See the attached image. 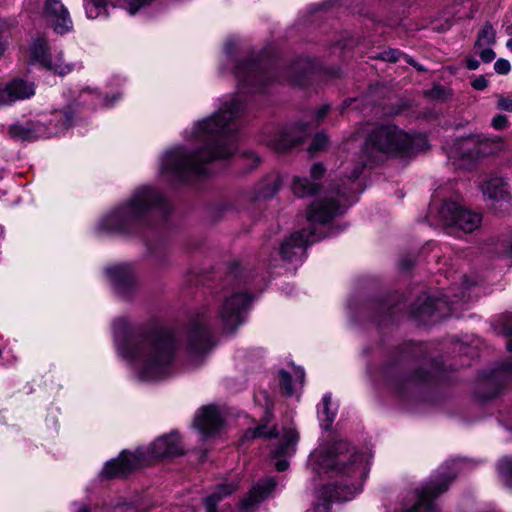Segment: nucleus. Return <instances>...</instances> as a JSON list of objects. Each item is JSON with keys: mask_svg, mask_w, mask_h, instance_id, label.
<instances>
[{"mask_svg": "<svg viewBox=\"0 0 512 512\" xmlns=\"http://www.w3.org/2000/svg\"><path fill=\"white\" fill-rule=\"evenodd\" d=\"M242 112L243 105L236 97L224 102L212 116L195 125L193 136L202 146L193 153L183 147L166 152L162 173L183 181L192 174L204 175L205 164L230 157L236 148L233 136L237 130L235 120Z\"/></svg>", "mask_w": 512, "mask_h": 512, "instance_id": "1", "label": "nucleus"}, {"mask_svg": "<svg viewBox=\"0 0 512 512\" xmlns=\"http://www.w3.org/2000/svg\"><path fill=\"white\" fill-rule=\"evenodd\" d=\"M176 344L171 331L160 328L134 337L120 349L143 381H158L173 372Z\"/></svg>", "mask_w": 512, "mask_h": 512, "instance_id": "2", "label": "nucleus"}, {"mask_svg": "<svg viewBox=\"0 0 512 512\" xmlns=\"http://www.w3.org/2000/svg\"><path fill=\"white\" fill-rule=\"evenodd\" d=\"M415 151V138L395 125L375 127L366 137L361 153L362 161L357 163L347 176L356 180L368 164H376L386 158L403 157Z\"/></svg>", "mask_w": 512, "mask_h": 512, "instance_id": "3", "label": "nucleus"}, {"mask_svg": "<svg viewBox=\"0 0 512 512\" xmlns=\"http://www.w3.org/2000/svg\"><path fill=\"white\" fill-rule=\"evenodd\" d=\"M164 200L160 192L150 186H143L131 198L110 212L102 220L104 229L121 233H134L147 224L146 217L155 209H163Z\"/></svg>", "mask_w": 512, "mask_h": 512, "instance_id": "4", "label": "nucleus"}, {"mask_svg": "<svg viewBox=\"0 0 512 512\" xmlns=\"http://www.w3.org/2000/svg\"><path fill=\"white\" fill-rule=\"evenodd\" d=\"M315 469L322 473H333L336 476L361 479L365 473V457L356 452L345 441H337L326 450L313 454Z\"/></svg>", "mask_w": 512, "mask_h": 512, "instance_id": "5", "label": "nucleus"}, {"mask_svg": "<svg viewBox=\"0 0 512 512\" xmlns=\"http://www.w3.org/2000/svg\"><path fill=\"white\" fill-rule=\"evenodd\" d=\"M74 115L70 109L58 111L49 125L38 121L29 120L24 123L10 125L8 134L17 141H34L40 138H48L62 130L69 128L73 122Z\"/></svg>", "mask_w": 512, "mask_h": 512, "instance_id": "6", "label": "nucleus"}, {"mask_svg": "<svg viewBox=\"0 0 512 512\" xmlns=\"http://www.w3.org/2000/svg\"><path fill=\"white\" fill-rule=\"evenodd\" d=\"M429 217L435 218L439 225L457 228L465 233L478 229L482 215L461 207L457 202L445 201L440 207L429 210Z\"/></svg>", "mask_w": 512, "mask_h": 512, "instance_id": "7", "label": "nucleus"}, {"mask_svg": "<svg viewBox=\"0 0 512 512\" xmlns=\"http://www.w3.org/2000/svg\"><path fill=\"white\" fill-rule=\"evenodd\" d=\"M348 196L349 193L339 189L325 193L310 205L307 213L308 221L324 224L341 215L345 210L341 199L346 201Z\"/></svg>", "mask_w": 512, "mask_h": 512, "instance_id": "8", "label": "nucleus"}, {"mask_svg": "<svg viewBox=\"0 0 512 512\" xmlns=\"http://www.w3.org/2000/svg\"><path fill=\"white\" fill-rule=\"evenodd\" d=\"M250 300V297L242 292H233L224 297L218 309V319L225 332H233L243 322L242 313Z\"/></svg>", "mask_w": 512, "mask_h": 512, "instance_id": "9", "label": "nucleus"}, {"mask_svg": "<svg viewBox=\"0 0 512 512\" xmlns=\"http://www.w3.org/2000/svg\"><path fill=\"white\" fill-rule=\"evenodd\" d=\"M482 191L491 210L503 215L512 212V196L503 178L494 177L487 180L482 186Z\"/></svg>", "mask_w": 512, "mask_h": 512, "instance_id": "10", "label": "nucleus"}, {"mask_svg": "<svg viewBox=\"0 0 512 512\" xmlns=\"http://www.w3.org/2000/svg\"><path fill=\"white\" fill-rule=\"evenodd\" d=\"M454 476L445 475L437 481L427 483L417 492V502L405 512H438L433 500L444 493Z\"/></svg>", "mask_w": 512, "mask_h": 512, "instance_id": "11", "label": "nucleus"}, {"mask_svg": "<svg viewBox=\"0 0 512 512\" xmlns=\"http://www.w3.org/2000/svg\"><path fill=\"white\" fill-rule=\"evenodd\" d=\"M357 492L358 489L353 483H337L334 486H323L317 491V502L314 512H329L331 502L351 500Z\"/></svg>", "mask_w": 512, "mask_h": 512, "instance_id": "12", "label": "nucleus"}, {"mask_svg": "<svg viewBox=\"0 0 512 512\" xmlns=\"http://www.w3.org/2000/svg\"><path fill=\"white\" fill-rule=\"evenodd\" d=\"M305 129L302 124L286 126L268 134L264 141L276 152H285L303 141Z\"/></svg>", "mask_w": 512, "mask_h": 512, "instance_id": "13", "label": "nucleus"}, {"mask_svg": "<svg viewBox=\"0 0 512 512\" xmlns=\"http://www.w3.org/2000/svg\"><path fill=\"white\" fill-rule=\"evenodd\" d=\"M106 274L117 294L126 299L133 295L137 284L131 265L119 264L108 267Z\"/></svg>", "mask_w": 512, "mask_h": 512, "instance_id": "14", "label": "nucleus"}, {"mask_svg": "<svg viewBox=\"0 0 512 512\" xmlns=\"http://www.w3.org/2000/svg\"><path fill=\"white\" fill-rule=\"evenodd\" d=\"M43 16L57 34L68 33L73 28L69 11L61 0H46Z\"/></svg>", "mask_w": 512, "mask_h": 512, "instance_id": "15", "label": "nucleus"}, {"mask_svg": "<svg viewBox=\"0 0 512 512\" xmlns=\"http://www.w3.org/2000/svg\"><path fill=\"white\" fill-rule=\"evenodd\" d=\"M211 347V333L206 316L199 314L191 323L189 332V352L194 355L206 353Z\"/></svg>", "mask_w": 512, "mask_h": 512, "instance_id": "16", "label": "nucleus"}, {"mask_svg": "<svg viewBox=\"0 0 512 512\" xmlns=\"http://www.w3.org/2000/svg\"><path fill=\"white\" fill-rule=\"evenodd\" d=\"M34 94L35 88L32 82L14 79L7 83L4 88H0V106L29 98Z\"/></svg>", "mask_w": 512, "mask_h": 512, "instance_id": "17", "label": "nucleus"}, {"mask_svg": "<svg viewBox=\"0 0 512 512\" xmlns=\"http://www.w3.org/2000/svg\"><path fill=\"white\" fill-rule=\"evenodd\" d=\"M274 478H267L259 481L250 489L247 496L240 502V508L244 512H253L257 505L261 503L276 487Z\"/></svg>", "mask_w": 512, "mask_h": 512, "instance_id": "18", "label": "nucleus"}, {"mask_svg": "<svg viewBox=\"0 0 512 512\" xmlns=\"http://www.w3.org/2000/svg\"><path fill=\"white\" fill-rule=\"evenodd\" d=\"M138 465L139 458L135 454L123 452L118 458L106 463L102 470V474L107 478L124 476L136 469Z\"/></svg>", "mask_w": 512, "mask_h": 512, "instance_id": "19", "label": "nucleus"}, {"mask_svg": "<svg viewBox=\"0 0 512 512\" xmlns=\"http://www.w3.org/2000/svg\"><path fill=\"white\" fill-rule=\"evenodd\" d=\"M222 422L217 407L213 405L203 407L194 420L195 426L205 436L216 433L220 429Z\"/></svg>", "mask_w": 512, "mask_h": 512, "instance_id": "20", "label": "nucleus"}, {"mask_svg": "<svg viewBox=\"0 0 512 512\" xmlns=\"http://www.w3.org/2000/svg\"><path fill=\"white\" fill-rule=\"evenodd\" d=\"M325 172V168L320 163H315L311 167V176L313 180L306 177H295L292 183L293 194L297 197H309L315 194L318 190L316 180L320 179Z\"/></svg>", "mask_w": 512, "mask_h": 512, "instance_id": "21", "label": "nucleus"}, {"mask_svg": "<svg viewBox=\"0 0 512 512\" xmlns=\"http://www.w3.org/2000/svg\"><path fill=\"white\" fill-rule=\"evenodd\" d=\"M235 76L241 85L256 87L263 81L265 73L258 62L248 60L237 64Z\"/></svg>", "mask_w": 512, "mask_h": 512, "instance_id": "22", "label": "nucleus"}, {"mask_svg": "<svg viewBox=\"0 0 512 512\" xmlns=\"http://www.w3.org/2000/svg\"><path fill=\"white\" fill-rule=\"evenodd\" d=\"M150 449L151 454L157 458L177 456L183 453L180 437L177 433L159 437L152 443Z\"/></svg>", "mask_w": 512, "mask_h": 512, "instance_id": "23", "label": "nucleus"}, {"mask_svg": "<svg viewBox=\"0 0 512 512\" xmlns=\"http://www.w3.org/2000/svg\"><path fill=\"white\" fill-rule=\"evenodd\" d=\"M312 236L313 231L307 229L291 234L281 244L279 254L284 260L290 261L297 254V251L302 250L310 243Z\"/></svg>", "mask_w": 512, "mask_h": 512, "instance_id": "24", "label": "nucleus"}, {"mask_svg": "<svg viewBox=\"0 0 512 512\" xmlns=\"http://www.w3.org/2000/svg\"><path fill=\"white\" fill-rule=\"evenodd\" d=\"M31 56L33 60L40 63L43 67L53 71L59 75H66L73 70V65H65L61 67L52 61H48L47 44L42 40H37L31 47Z\"/></svg>", "mask_w": 512, "mask_h": 512, "instance_id": "25", "label": "nucleus"}, {"mask_svg": "<svg viewBox=\"0 0 512 512\" xmlns=\"http://www.w3.org/2000/svg\"><path fill=\"white\" fill-rule=\"evenodd\" d=\"M444 305L446 302L442 299L426 297L423 303L414 309L413 316L422 322L436 321L443 316V314L438 315L437 312Z\"/></svg>", "mask_w": 512, "mask_h": 512, "instance_id": "26", "label": "nucleus"}, {"mask_svg": "<svg viewBox=\"0 0 512 512\" xmlns=\"http://www.w3.org/2000/svg\"><path fill=\"white\" fill-rule=\"evenodd\" d=\"M510 381H512V361H507L496 368L490 379L484 383L485 387L497 385L496 391L486 398L495 397L500 392V389Z\"/></svg>", "mask_w": 512, "mask_h": 512, "instance_id": "27", "label": "nucleus"}, {"mask_svg": "<svg viewBox=\"0 0 512 512\" xmlns=\"http://www.w3.org/2000/svg\"><path fill=\"white\" fill-rule=\"evenodd\" d=\"M237 485L233 482L220 484L216 491L205 499L206 512H217L216 505L223 497L232 494L237 489Z\"/></svg>", "mask_w": 512, "mask_h": 512, "instance_id": "28", "label": "nucleus"}, {"mask_svg": "<svg viewBox=\"0 0 512 512\" xmlns=\"http://www.w3.org/2000/svg\"><path fill=\"white\" fill-rule=\"evenodd\" d=\"M298 441V433L293 429L284 432L283 440L272 451L274 456H287L294 452V446Z\"/></svg>", "mask_w": 512, "mask_h": 512, "instance_id": "29", "label": "nucleus"}, {"mask_svg": "<svg viewBox=\"0 0 512 512\" xmlns=\"http://www.w3.org/2000/svg\"><path fill=\"white\" fill-rule=\"evenodd\" d=\"M281 177L278 174H271L264 179L258 189V194L261 197H272L281 186Z\"/></svg>", "mask_w": 512, "mask_h": 512, "instance_id": "30", "label": "nucleus"}, {"mask_svg": "<svg viewBox=\"0 0 512 512\" xmlns=\"http://www.w3.org/2000/svg\"><path fill=\"white\" fill-rule=\"evenodd\" d=\"M504 146L501 137L483 138L478 141L476 154L488 155L501 150Z\"/></svg>", "mask_w": 512, "mask_h": 512, "instance_id": "31", "label": "nucleus"}, {"mask_svg": "<svg viewBox=\"0 0 512 512\" xmlns=\"http://www.w3.org/2000/svg\"><path fill=\"white\" fill-rule=\"evenodd\" d=\"M496 41V32L491 23L486 22L479 31L477 40L474 44V50H478L485 45H492Z\"/></svg>", "mask_w": 512, "mask_h": 512, "instance_id": "32", "label": "nucleus"}, {"mask_svg": "<svg viewBox=\"0 0 512 512\" xmlns=\"http://www.w3.org/2000/svg\"><path fill=\"white\" fill-rule=\"evenodd\" d=\"M377 58L383 60V61H388V62H397L399 61L401 58H404V60L409 63L410 65H413L414 67L417 68V70L419 71H423L424 68L420 65H418L414 60H412L409 56L403 54L402 52H400L399 50L397 49H388V50H385L383 52H381L379 54V56H377Z\"/></svg>", "mask_w": 512, "mask_h": 512, "instance_id": "33", "label": "nucleus"}, {"mask_svg": "<svg viewBox=\"0 0 512 512\" xmlns=\"http://www.w3.org/2000/svg\"><path fill=\"white\" fill-rule=\"evenodd\" d=\"M106 0H85V9L87 17L90 19L98 18L106 11Z\"/></svg>", "mask_w": 512, "mask_h": 512, "instance_id": "34", "label": "nucleus"}, {"mask_svg": "<svg viewBox=\"0 0 512 512\" xmlns=\"http://www.w3.org/2000/svg\"><path fill=\"white\" fill-rule=\"evenodd\" d=\"M498 471L505 485L512 489V459L503 458L498 464Z\"/></svg>", "mask_w": 512, "mask_h": 512, "instance_id": "35", "label": "nucleus"}, {"mask_svg": "<svg viewBox=\"0 0 512 512\" xmlns=\"http://www.w3.org/2000/svg\"><path fill=\"white\" fill-rule=\"evenodd\" d=\"M276 435H277V433H276L275 428H272L269 431H267L266 425H259V426L255 427L254 429H248L244 434V438L245 439H254V438H258V437H262V436L270 438V437H274Z\"/></svg>", "mask_w": 512, "mask_h": 512, "instance_id": "36", "label": "nucleus"}, {"mask_svg": "<svg viewBox=\"0 0 512 512\" xmlns=\"http://www.w3.org/2000/svg\"><path fill=\"white\" fill-rule=\"evenodd\" d=\"M328 137L324 133H319L315 136L312 144L309 147L311 154L324 150L328 146Z\"/></svg>", "mask_w": 512, "mask_h": 512, "instance_id": "37", "label": "nucleus"}, {"mask_svg": "<svg viewBox=\"0 0 512 512\" xmlns=\"http://www.w3.org/2000/svg\"><path fill=\"white\" fill-rule=\"evenodd\" d=\"M279 376H280V385H281V388L283 389V391L291 396L295 393V390L292 386V380H291V376L288 372L284 371V370H281L279 372Z\"/></svg>", "mask_w": 512, "mask_h": 512, "instance_id": "38", "label": "nucleus"}, {"mask_svg": "<svg viewBox=\"0 0 512 512\" xmlns=\"http://www.w3.org/2000/svg\"><path fill=\"white\" fill-rule=\"evenodd\" d=\"M496 98V108L498 110L512 113V96L499 94Z\"/></svg>", "mask_w": 512, "mask_h": 512, "instance_id": "39", "label": "nucleus"}, {"mask_svg": "<svg viewBox=\"0 0 512 512\" xmlns=\"http://www.w3.org/2000/svg\"><path fill=\"white\" fill-rule=\"evenodd\" d=\"M491 125L496 130H504L509 126V121L506 115L498 114L493 117Z\"/></svg>", "mask_w": 512, "mask_h": 512, "instance_id": "40", "label": "nucleus"}, {"mask_svg": "<svg viewBox=\"0 0 512 512\" xmlns=\"http://www.w3.org/2000/svg\"><path fill=\"white\" fill-rule=\"evenodd\" d=\"M330 404H331V396L328 394L324 395V397L322 398V413L325 414V417H326L325 419L329 423H331L334 420V416H335V414L330 412V410H329Z\"/></svg>", "mask_w": 512, "mask_h": 512, "instance_id": "41", "label": "nucleus"}, {"mask_svg": "<svg viewBox=\"0 0 512 512\" xmlns=\"http://www.w3.org/2000/svg\"><path fill=\"white\" fill-rule=\"evenodd\" d=\"M475 53L479 54L481 60L484 63L491 62L492 60H494V58L496 56L495 52L490 47H485V48L481 47L480 49L475 50Z\"/></svg>", "mask_w": 512, "mask_h": 512, "instance_id": "42", "label": "nucleus"}, {"mask_svg": "<svg viewBox=\"0 0 512 512\" xmlns=\"http://www.w3.org/2000/svg\"><path fill=\"white\" fill-rule=\"evenodd\" d=\"M494 69L498 74L506 75L511 70V64L508 60L500 58L494 63Z\"/></svg>", "mask_w": 512, "mask_h": 512, "instance_id": "43", "label": "nucleus"}, {"mask_svg": "<svg viewBox=\"0 0 512 512\" xmlns=\"http://www.w3.org/2000/svg\"><path fill=\"white\" fill-rule=\"evenodd\" d=\"M502 329L504 335L512 337V314H507L503 316Z\"/></svg>", "mask_w": 512, "mask_h": 512, "instance_id": "44", "label": "nucleus"}, {"mask_svg": "<svg viewBox=\"0 0 512 512\" xmlns=\"http://www.w3.org/2000/svg\"><path fill=\"white\" fill-rule=\"evenodd\" d=\"M330 109V106L329 105H323L321 106L314 114V122H315V125H319L323 119L325 118V116L327 115L328 111Z\"/></svg>", "mask_w": 512, "mask_h": 512, "instance_id": "45", "label": "nucleus"}, {"mask_svg": "<svg viewBox=\"0 0 512 512\" xmlns=\"http://www.w3.org/2000/svg\"><path fill=\"white\" fill-rule=\"evenodd\" d=\"M471 85L475 90H484L488 86V81L484 76L481 75L475 78Z\"/></svg>", "mask_w": 512, "mask_h": 512, "instance_id": "46", "label": "nucleus"}, {"mask_svg": "<svg viewBox=\"0 0 512 512\" xmlns=\"http://www.w3.org/2000/svg\"><path fill=\"white\" fill-rule=\"evenodd\" d=\"M48 61H52V63H56L57 65H60L61 67H64L65 65H69L68 63H64L63 56L61 52H57L54 54H49Z\"/></svg>", "mask_w": 512, "mask_h": 512, "instance_id": "47", "label": "nucleus"}, {"mask_svg": "<svg viewBox=\"0 0 512 512\" xmlns=\"http://www.w3.org/2000/svg\"><path fill=\"white\" fill-rule=\"evenodd\" d=\"M480 63L477 59L473 57L466 58V67L469 70H476L479 67Z\"/></svg>", "mask_w": 512, "mask_h": 512, "instance_id": "48", "label": "nucleus"}, {"mask_svg": "<svg viewBox=\"0 0 512 512\" xmlns=\"http://www.w3.org/2000/svg\"><path fill=\"white\" fill-rule=\"evenodd\" d=\"M289 466V463L288 461L286 460H278L276 463H275V468L278 470V471H285Z\"/></svg>", "mask_w": 512, "mask_h": 512, "instance_id": "49", "label": "nucleus"}, {"mask_svg": "<svg viewBox=\"0 0 512 512\" xmlns=\"http://www.w3.org/2000/svg\"><path fill=\"white\" fill-rule=\"evenodd\" d=\"M296 374H297V377H298V379L300 381V384L303 385L304 377H305L304 371L301 368H299V369L296 370Z\"/></svg>", "mask_w": 512, "mask_h": 512, "instance_id": "50", "label": "nucleus"}, {"mask_svg": "<svg viewBox=\"0 0 512 512\" xmlns=\"http://www.w3.org/2000/svg\"><path fill=\"white\" fill-rule=\"evenodd\" d=\"M272 418V412L270 408V404L267 403L266 411H265V421H269Z\"/></svg>", "mask_w": 512, "mask_h": 512, "instance_id": "51", "label": "nucleus"}, {"mask_svg": "<svg viewBox=\"0 0 512 512\" xmlns=\"http://www.w3.org/2000/svg\"><path fill=\"white\" fill-rule=\"evenodd\" d=\"M506 47L512 51V38L508 39L506 42Z\"/></svg>", "mask_w": 512, "mask_h": 512, "instance_id": "52", "label": "nucleus"}, {"mask_svg": "<svg viewBox=\"0 0 512 512\" xmlns=\"http://www.w3.org/2000/svg\"><path fill=\"white\" fill-rule=\"evenodd\" d=\"M248 156L251 157L256 164L259 162V158L255 154L250 153Z\"/></svg>", "mask_w": 512, "mask_h": 512, "instance_id": "53", "label": "nucleus"}, {"mask_svg": "<svg viewBox=\"0 0 512 512\" xmlns=\"http://www.w3.org/2000/svg\"><path fill=\"white\" fill-rule=\"evenodd\" d=\"M511 339L507 342V350L509 352H512V337H510Z\"/></svg>", "mask_w": 512, "mask_h": 512, "instance_id": "54", "label": "nucleus"}, {"mask_svg": "<svg viewBox=\"0 0 512 512\" xmlns=\"http://www.w3.org/2000/svg\"><path fill=\"white\" fill-rule=\"evenodd\" d=\"M77 512H89V511L86 507H82Z\"/></svg>", "mask_w": 512, "mask_h": 512, "instance_id": "55", "label": "nucleus"}, {"mask_svg": "<svg viewBox=\"0 0 512 512\" xmlns=\"http://www.w3.org/2000/svg\"><path fill=\"white\" fill-rule=\"evenodd\" d=\"M468 145H469V142L464 143V146H466V150H467L468 152H470V151H471V149L468 147Z\"/></svg>", "mask_w": 512, "mask_h": 512, "instance_id": "56", "label": "nucleus"}, {"mask_svg": "<svg viewBox=\"0 0 512 512\" xmlns=\"http://www.w3.org/2000/svg\"><path fill=\"white\" fill-rule=\"evenodd\" d=\"M418 378H419L420 380H423V381L428 380V377H422V376H419Z\"/></svg>", "mask_w": 512, "mask_h": 512, "instance_id": "57", "label": "nucleus"}, {"mask_svg": "<svg viewBox=\"0 0 512 512\" xmlns=\"http://www.w3.org/2000/svg\"><path fill=\"white\" fill-rule=\"evenodd\" d=\"M510 253L512 254V244H511V246H510Z\"/></svg>", "mask_w": 512, "mask_h": 512, "instance_id": "58", "label": "nucleus"}]
</instances>
